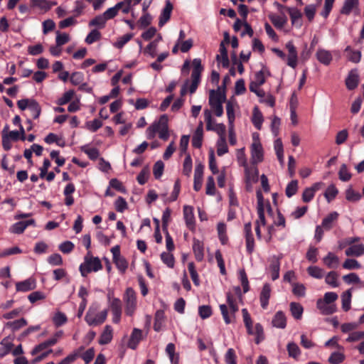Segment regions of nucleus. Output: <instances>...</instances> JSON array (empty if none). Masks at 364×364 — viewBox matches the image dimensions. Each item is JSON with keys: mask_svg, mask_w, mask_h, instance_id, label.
<instances>
[{"mask_svg": "<svg viewBox=\"0 0 364 364\" xmlns=\"http://www.w3.org/2000/svg\"><path fill=\"white\" fill-rule=\"evenodd\" d=\"M113 262H114L117 268L121 273H124L128 267V262L127 260L123 257H117L113 259Z\"/></svg>", "mask_w": 364, "mask_h": 364, "instance_id": "nucleus-62", "label": "nucleus"}, {"mask_svg": "<svg viewBox=\"0 0 364 364\" xmlns=\"http://www.w3.org/2000/svg\"><path fill=\"white\" fill-rule=\"evenodd\" d=\"M204 117L208 130L215 131L218 134L219 138L226 137L225 126L222 123L216 124L215 121L213 120L211 112L209 109L204 110Z\"/></svg>", "mask_w": 364, "mask_h": 364, "instance_id": "nucleus-8", "label": "nucleus"}, {"mask_svg": "<svg viewBox=\"0 0 364 364\" xmlns=\"http://www.w3.org/2000/svg\"><path fill=\"white\" fill-rule=\"evenodd\" d=\"M158 47V41H151L144 50L146 55L154 58L156 55Z\"/></svg>", "mask_w": 364, "mask_h": 364, "instance_id": "nucleus-57", "label": "nucleus"}, {"mask_svg": "<svg viewBox=\"0 0 364 364\" xmlns=\"http://www.w3.org/2000/svg\"><path fill=\"white\" fill-rule=\"evenodd\" d=\"M316 57L318 62L324 65H328L333 60L331 52L324 48H318Z\"/></svg>", "mask_w": 364, "mask_h": 364, "instance_id": "nucleus-18", "label": "nucleus"}, {"mask_svg": "<svg viewBox=\"0 0 364 364\" xmlns=\"http://www.w3.org/2000/svg\"><path fill=\"white\" fill-rule=\"evenodd\" d=\"M161 259L168 268H173L175 265V259L171 252H163L161 255Z\"/></svg>", "mask_w": 364, "mask_h": 364, "instance_id": "nucleus-42", "label": "nucleus"}, {"mask_svg": "<svg viewBox=\"0 0 364 364\" xmlns=\"http://www.w3.org/2000/svg\"><path fill=\"white\" fill-rule=\"evenodd\" d=\"M280 263L279 259L274 257L272 258L270 265L269 271L271 273V277L272 280H276L279 277Z\"/></svg>", "mask_w": 364, "mask_h": 364, "instance_id": "nucleus-36", "label": "nucleus"}, {"mask_svg": "<svg viewBox=\"0 0 364 364\" xmlns=\"http://www.w3.org/2000/svg\"><path fill=\"white\" fill-rule=\"evenodd\" d=\"M156 130L160 139L166 141L169 137L168 117L166 114L161 116L158 122H155Z\"/></svg>", "mask_w": 364, "mask_h": 364, "instance_id": "nucleus-10", "label": "nucleus"}, {"mask_svg": "<svg viewBox=\"0 0 364 364\" xmlns=\"http://www.w3.org/2000/svg\"><path fill=\"white\" fill-rule=\"evenodd\" d=\"M132 33H127L122 36L117 38V41L113 43V46L118 49H122L132 38Z\"/></svg>", "mask_w": 364, "mask_h": 364, "instance_id": "nucleus-46", "label": "nucleus"}, {"mask_svg": "<svg viewBox=\"0 0 364 364\" xmlns=\"http://www.w3.org/2000/svg\"><path fill=\"white\" fill-rule=\"evenodd\" d=\"M102 122L98 119H95L92 121H87L85 123V128L91 132H95L100 127H102Z\"/></svg>", "mask_w": 364, "mask_h": 364, "instance_id": "nucleus-52", "label": "nucleus"}, {"mask_svg": "<svg viewBox=\"0 0 364 364\" xmlns=\"http://www.w3.org/2000/svg\"><path fill=\"white\" fill-rule=\"evenodd\" d=\"M245 173L246 183L247 186H251L252 183H256L257 181L259 171L257 168H250L247 166L245 167Z\"/></svg>", "mask_w": 364, "mask_h": 364, "instance_id": "nucleus-23", "label": "nucleus"}, {"mask_svg": "<svg viewBox=\"0 0 364 364\" xmlns=\"http://www.w3.org/2000/svg\"><path fill=\"white\" fill-rule=\"evenodd\" d=\"M274 149L277 157V159L279 161V164L282 166L284 164V148L282 141L280 139H277L274 142Z\"/></svg>", "mask_w": 364, "mask_h": 364, "instance_id": "nucleus-34", "label": "nucleus"}, {"mask_svg": "<svg viewBox=\"0 0 364 364\" xmlns=\"http://www.w3.org/2000/svg\"><path fill=\"white\" fill-rule=\"evenodd\" d=\"M316 306L323 315H330L335 313L337 310L335 304L324 302L321 299L317 300Z\"/></svg>", "mask_w": 364, "mask_h": 364, "instance_id": "nucleus-17", "label": "nucleus"}, {"mask_svg": "<svg viewBox=\"0 0 364 364\" xmlns=\"http://www.w3.org/2000/svg\"><path fill=\"white\" fill-rule=\"evenodd\" d=\"M346 199L351 203H357L363 197V193L355 191L351 186H348L345 191Z\"/></svg>", "mask_w": 364, "mask_h": 364, "instance_id": "nucleus-26", "label": "nucleus"}, {"mask_svg": "<svg viewBox=\"0 0 364 364\" xmlns=\"http://www.w3.org/2000/svg\"><path fill=\"white\" fill-rule=\"evenodd\" d=\"M151 16L147 12H143V14L138 20L136 25L139 28H144L151 24Z\"/></svg>", "mask_w": 364, "mask_h": 364, "instance_id": "nucleus-48", "label": "nucleus"}, {"mask_svg": "<svg viewBox=\"0 0 364 364\" xmlns=\"http://www.w3.org/2000/svg\"><path fill=\"white\" fill-rule=\"evenodd\" d=\"M225 100V95L220 90H212L209 93V105L210 106L220 105Z\"/></svg>", "mask_w": 364, "mask_h": 364, "instance_id": "nucleus-15", "label": "nucleus"}, {"mask_svg": "<svg viewBox=\"0 0 364 364\" xmlns=\"http://www.w3.org/2000/svg\"><path fill=\"white\" fill-rule=\"evenodd\" d=\"M35 220L33 219H30L26 221H20L14 223L10 228V231L12 233L15 234H21L26 230V228L29 225H34Z\"/></svg>", "mask_w": 364, "mask_h": 364, "instance_id": "nucleus-22", "label": "nucleus"}, {"mask_svg": "<svg viewBox=\"0 0 364 364\" xmlns=\"http://www.w3.org/2000/svg\"><path fill=\"white\" fill-rule=\"evenodd\" d=\"M84 350V347L80 346L77 349L75 350L73 353L66 356L58 364H70L73 363L77 358L81 355V353Z\"/></svg>", "mask_w": 364, "mask_h": 364, "instance_id": "nucleus-37", "label": "nucleus"}, {"mask_svg": "<svg viewBox=\"0 0 364 364\" xmlns=\"http://www.w3.org/2000/svg\"><path fill=\"white\" fill-rule=\"evenodd\" d=\"M345 359V355L341 352H333L328 358V362L331 364H340Z\"/></svg>", "mask_w": 364, "mask_h": 364, "instance_id": "nucleus-61", "label": "nucleus"}, {"mask_svg": "<svg viewBox=\"0 0 364 364\" xmlns=\"http://www.w3.org/2000/svg\"><path fill=\"white\" fill-rule=\"evenodd\" d=\"M287 349L289 357L298 360L301 355V350L296 343L290 342L287 346Z\"/></svg>", "mask_w": 364, "mask_h": 364, "instance_id": "nucleus-43", "label": "nucleus"}, {"mask_svg": "<svg viewBox=\"0 0 364 364\" xmlns=\"http://www.w3.org/2000/svg\"><path fill=\"white\" fill-rule=\"evenodd\" d=\"M102 268V263L98 257H94L89 254L85 257L84 262L80 265L79 270L82 277H86L92 272H97Z\"/></svg>", "mask_w": 364, "mask_h": 364, "instance_id": "nucleus-6", "label": "nucleus"}, {"mask_svg": "<svg viewBox=\"0 0 364 364\" xmlns=\"http://www.w3.org/2000/svg\"><path fill=\"white\" fill-rule=\"evenodd\" d=\"M142 339V331L141 330L134 328L130 336L129 340L127 343V346L131 349H136L138 344Z\"/></svg>", "mask_w": 364, "mask_h": 364, "instance_id": "nucleus-20", "label": "nucleus"}, {"mask_svg": "<svg viewBox=\"0 0 364 364\" xmlns=\"http://www.w3.org/2000/svg\"><path fill=\"white\" fill-rule=\"evenodd\" d=\"M31 5L46 12L50 10V4L48 0H32Z\"/></svg>", "mask_w": 364, "mask_h": 364, "instance_id": "nucleus-63", "label": "nucleus"}, {"mask_svg": "<svg viewBox=\"0 0 364 364\" xmlns=\"http://www.w3.org/2000/svg\"><path fill=\"white\" fill-rule=\"evenodd\" d=\"M113 337V330L109 325L105 326L99 339L100 345H106L111 342Z\"/></svg>", "mask_w": 364, "mask_h": 364, "instance_id": "nucleus-32", "label": "nucleus"}, {"mask_svg": "<svg viewBox=\"0 0 364 364\" xmlns=\"http://www.w3.org/2000/svg\"><path fill=\"white\" fill-rule=\"evenodd\" d=\"M226 299L228 306L220 304L219 307L225 323L229 324L235 322V314L237 312L239 307L236 299L230 292L226 294Z\"/></svg>", "mask_w": 364, "mask_h": 364, "instance_id": "nucleus-2", "label": "nucleus"}, {"mask_svg": "<svg viewBox=\"0 0 364 364\" xmlns=\"http://www.w3.org/2000/svg\"><path fill=\"white\" fill-rule=\"evenodd\" d=\"M242 318L245 326L247 328V333L250 335H256V343H259L260 339L263 337V327L257 323L255 324V328L252 326V320L247 309H242Z\"/></svg>", "mask_w": 364, "mask_h": 364, "instance_id": "nucleus-5", "label": "nucleus"}, {"mask_svg": "<svg viewBox=\"0 0 364 364\" xmlns=\"http://www.w3.org/2000/svg\"><path fill=\"white\" fill-rule=\"evenodd\" d=\"M252 144L250 145L251 163L253 165L261 163L264 159V149L260 141L259 134H252Z\"/></svg>", "mask_w": 364, "mask_h": 364, "instance_id": "nucleus-4", "label": "nucleus"}, {"mask_svg": "<svg viewBox=\"0 0 364 364\" xmlns=\"http://www.w3.org/2000/svg\"><path fill=\"white\" fill-rule=\"evenodd\" d=\"M193 162L190 154H187L183 164V173L189 177L192 172Z\"/></svg>", "mask_w": 364, "mask_h": 364, "instance_id": "nucleus-49", "label": "nucleus"}, {"mask_svg": "<svg viewBox=\"0 0 364 364\" xmlns=\"http://www.w3.org/2000/svg\"><path fill=\"white\" fill-rule=\"evenodd\" d=\"M216 59L218 63L221 64L224 68L228 67L229 59L228 52L223 42H221L220 44V54L217 55Z\"/></svg>", "mask_w": 364, "mask_h": 364, "instance_id": "nucleus-29", "label": "nucleus"}, {"mask_svg": "<svg viewBox=\"0 0 364 364\" xmlns=\"http://www.w3.org/2000/svg\"><path fill=\"white\" fill-rule=\"evenodd\" d=\"M203 136V124L200 121L192 137V145L193 147L200 148L202 146Z\"/></svg>", "mask_w": 364, "mask_h": 364, "instance_id": "nucleus-21", "label": "nucleus"}, {"mask_svg": "<svg viewBox=\"0 0 364 364\" xmlns=\"http://www.w3.org/2000/svg\"><path fill=\"white\" fill-rule=\"evenodd\" d=\"M204 166L201 163L196 164L194 171L193 188L196 191L200 190L203 183Z\"/></svg>", "mask_w": 364, "mask_h": 364, "instance_id": "nucleus-13", "label": "nucleus"}, {"mask_svg": "<svg viewBox=\"0 0 364 364\" xmlns=\"http://www.w3.org/2000/svg\"><path fill=\"white\" fill-rule=\"evenodd\" d=\"M107 20L103 14L96 16L89 22V27H95L98 29L104 28L106 26Z\"/></svg>", "mask_w": 364, "mask_h": 364, "instance_id": "nucleus-39", "label": "nucleus"}, {"mask_svg": "<svg viewBox=\"0 0 364 364\" xmlns=\"http://www.w3.org/2000/svg\"><path fill=\"white\" fill-rule=\"evenodd\" d=\"M345 254L348 257H356L364 255V245L362 243L352 245L346 250Z\"/></svg>", "mask_w": 364, "mask_h": 364, "instance_id": "nucleus-24", "label": "nucleus"}, {"mask_svg": "<svg viewBox=\"0 0 364 364\" xmlns=\"http://www.w3.org/2000/svg\"><path fill=\"white\" fill-rule=\"evenodd\" d=\"M36 282L34 278L30 277L22 282L16 284V289L17 291L26 292L36 289Z\"/></svg>", "mask_w": 364, "mask_h": 364, "instance_id": "nucleus-16", "label": "nucleus"}, {"mask_svg": "<svg viewBox=\"0 0 364 364\" xmlns=\"http://www.w3.org/2000/svg\"><path fill=\"white\" fill-rule=\"evenodd\" d=\"M125 303V313L132 316L136 309V297L135 291L132 288H127L123 296Z\"/></svg>", "mask_w": 364, "mask_h": 364, "instance_id": "nucleus-9", "label": "nucleus"}, {"mask_svg": "<svg viewBox=\"0 0 364 364\" xmlns=\"http://www.w3.org/2000/svg\"><path fill=\"white\" fill-rule=\"evenodd\" d=\"M322 261L325 266L331 269L337 268L340 263L338 257L332 252H328V254L322 259Z\"/></svg>", "mask_w": 364, "mask_h": 364, "instance_id": "nucleus-19", "label": "nucleus"}, {"mask_svg": "<svg viewBox=\"0 0 364 364\" xmlns=\"http://www.w3.org/2000/svg\"><path fill=\"white\" fill-rule=\"evenodd\" d=\"M68 321L66 315L60 311L55 313L53 317V322L55 326L59 327L65 324Z\"/></svg>", "mask_w": 364, "mask_h": 364, "instance_id": "nucleus-50", "label": "nucleus"}, {"mask_svg": "<svg viewBox=\"0 0 364 364\" xmlns=\"http://www.w3.org/2000/svg\"><path fill=\"white\" fill-rule=\"evenodd\" d=\"M173 6L169 1H166V6L161 11L159 17V26H163L170 18Z\"/></svg>", "mask_w": 364, "mask_h": 364, "instance_id": "nucleus-27", "label": "nucleus"}, {"mask_svg": "<svg viewBox=\"0 0 364 364\" xmlns=\"http://www.w3.org/2000/svg\"><path fill=\"white\" fill-rule=\"evenodd\" d=\"M285 48L288 51V55L287 57V64L289 67L295 68L297 66L298 53L296 48L293 43V41H288L285 45Z\"/></svg>", "mask_w": 364, "mask_h": 364, "instance_id": "nucleus-11", "label": "nucleus"}, {"mask_svg": "<svg viewBox=\"0 0 364 364\" xmlns=\"http://www.w3.org/2000/svg\"><path fill=\"white\" fill-rule=\"evenodd\" d=\"M183 217L187 228L192 231L194 230L196 228V220L192 206L184 205Z\"/></svg>", "mask_w": 364, "mask_h": 364, "instance_id": "nucleus-12", "label": "nucleus"}, {"mask_svg": "<svg viewBox=\"0 0 364 364\" xmlns=\"http://www.w3.org/2000/svg\"><path fill=\"white\" fill-rule=\"evenodd\" d=\"M309 274L316 279H321L324 275V271L319 267L310 266L307 269Z\"/></svg>", "mask_w": 364, "mask_h": 364, "instance_id": "nucleus-53", "label": "nucleus"}, {"mask_svg": "<svg viewBox=\"0 0 364 364\" xmlns=\"http://www.w3.org/2000/svg\"><path fill=\"white\" fill-rule=\"evenodd\" d=\"M256 196L257 199V210L258 219L255 222V231L257 238L260 239L262 237L260 228L266 225L264 213L267 211L269 215H272V209L269 202L264 200L260 190L257 191Z\"/></svg>", "mask_w": 364, "mask_h": 364, "instance_id": "nucleus-1", "label": "nucleus"}, {"mask_svg": "<svg viewBox=\"0 0 364 364\" xmlns=\"http://www.w3.org/2000/svg\"><path fill=\"white\" fill-rule=\"evenodd\" d=\"M27 321L25 318H21L20 319L15 320L14 321H9L5 324V327L10 328L12 331H18V329L26 326Z\"/></svg>", "mask_w": 364, "mask_h": 364, "instance_id": "nucleus-40", "label": "nucleus"}, {"mask_svg": "<svg viewBox=\"0 0 364 364\" xmlns=\"http://www.w3.org/2000/svg\"><path fill=\"white\" fill-rule=\"evenodd\" d=\"M252 122L257 129H261L263 122V115L257 107H255L253 109Z\"/></svg>", "mask_w": 364, "mask_h": 364, "instance_id": "nucleus-38", "label": "nucleus"}, {"mask_svg": "<svg viewBox=\"0 0 364 364\" xmlns=\"http://www.w3.org/2000/svg\"><path fill=\"white\" fill-rule=\"evenodd\" d=\"M228 152V147L226 142V137L219 138L217 141V154L223 156Z\"/></svg>", "mask_w": 364, "mask_h": 364, "instance_id": "nucleus-51", "label": "nucleus"}, {"mask_svg": "<svg viewBox=\"0 0 364 364\" xmlns=\"http://www.w3.org/2000/svg\"><path fill=\"white\" fill-rule=\"evenodd\" d=\"M343 267L348 270L359 269L361 264L355 259H346L343 263Z\"/></svg>", "mask_w": 364, "mask_h": 364, "instance_id": "nucleus-59", "label": "nucleus"}, {"mask_svg": "<svg viewBox=\"0 0 364 364\" xmlns=\"http://www.w3.org/2000/svg\"><path fill=\"white\" fill-rule=\"evenodd\" d=\"M352 294L350 289L344 291L341 295L342 309L348 311L350 309Z\"/></svg>", "mask_w": 364, "mask_h": 364, "instance_id": "nucleus-44", "label": "nucleus"}, {"mask_svg": "<svg viewBox=\"0 0 364 364\" xmlns=\"http://www.w3.org/2000/svg\"><path fill=\"white\" fill-rule=\"evenodd\" d=\"M122 7V4H117L113 7H110L107 9L102 14L105 16L107 21L108 20L114 18L117 14Z\"/></svg>", "mask_w": 364, "mask_h": 364, "instance_id": "nucleus-47", "label": "nucleus"}, {"mask_svg": "<svg viewBox=\"0 0 364 364\" xmlns=\"http://www.w3.org/2000/svg\"><path fill=\"white\" fill-rule=\"evenodd\" d=\"M325 282L331 287H338V274L336 272H330L327 274L325 278Z\"/></svg>", "mask_w": 364, "mask_h": 364, "instance_id": "nucleus-55", "label": "nucleus"}, {"mask_svg": "<svg viewBox=\"0 0 364 364\" xmlns=\"http://www.w3.org/2000/svg\"><path fill=\"white\" fill-rule=\"evenodd\" d=\"M0 344V357L3 358L7 354H9L10 352H11V349L14 346L13 338L10 337L4 338V339H2Z\"/></svg>", "mask_w": 364, "mask_h": 364, "instance_id": "nucleus-28", "label": "nucleus"}, {"mask_svg": "<svg viewBox=\"0 0 364 364\" xmlns=\"http://www.w3.org/2000/svg\"><path fill=\"white\" fill-rule=\"evenodd\" d=\"M271 291L272 289L270 284L268 283L264 284L259 294L260 305L263 309H266L269 305Z\"/></svg>", "mask_w": 364, "mask_h": 364, "instance_id": "nucleus-14", "label": "nucleus"}, {"mask_svg": "<svg viewBox=\"0 0 364 364\" xmlns=\"http://www.w3.org/2000/svg\"><path fill=\"white\" fill-rule=\"evenodd\" d=\"M101 33L97 29L92 30L85 38V43L90 45L100 40Z\"/></svg>", "mask_w": 364, "mask_h": 364, "instance_id": "nucleus-56", "label": "nucleus"}, {"mask_svg": "<svg viewBox=\"0 0 364 364\" xmlns=\"http://www.w3.org/2000/svg\"><path fill=\"white\" fill-rule=\"evenodd\" d=\"M269 18L274 26L278 28H282L287 22V18L285 15L271 14Z\"/></svg>", "mask_w": 364, "mask_h": 364, "instance_id": "nucleus-35", "label": "nucleus"}, {"mask_svg": "<svg viewBox=\"0 0 364 364\" xmlns=\"http://www.w3.org/2000/svg\"><path fill=\"white\" fill-rule=\"evenodd\" d=\"M359 0H346L341 10L343 14H349L358 6Z\"/></svg>", "mask_w": 364, "mask_h": 364, "instance_id": "nucleus-41", "label": "nucleus"}, {"mask_svg": "<svg viewBox=\"0 0 364 364\" xmlns=\"http://www.w3.org/2000/svg\"><path fill=\"white\" fill-rule=\"evenodd\" d=\"M358 84V75L356 70H351L346 80V85L348 90L355 89Z\"/></svg>", "mask_w": 364, "mask_h": 364, "instance_id": "nucleus-33", "label": "nucleus"}, {"mask_svg": "<svg viewBox=\"0 0 364 364\" xmlns=\"http://www.w3.org/2000/svg\"><path fill=\"white\" fill-rule=\"evenodd\" d=\"M338 191L334 185H330L324 193V197L328 203L333 200L337 196Z\"/></svg>", "mask_w": 364, "mask_h": 364, "instance_id": "nucleus-60", "label": "nucleus"}, {"mask_svg": "<svg viewBox=\"0 0 364 364\" xmlns=\"http://www.w3.org/2000/svg\"><path fill=\"white\" fill-rule=\"evenodd\" d=\"M298 190V181L296 180L291 181L286 188V195L291 198L296 193Z\"/></svg>", "mask_w": 364, "mask_h": 364, "instance_id": "nucleus-64", "label": "nucleus"}, {"mask_svg": "<svg viewBox=\"0 0 364 364\" xmlns=\"http://www.w3.org/2000/svg\"><path fill=\"white\" fill-rule=\"evenodd\" d=\"M338 215L337 212L333 211L325 217L321 223V225L323 227L324 230H331L333 226V223L338 220Z\"/></svg>", "mask_w": 364, "mask_h": 364, "instance_id": "nucleus-30", "label": "nucleus"}, {"mask_svg": "<svg viewBox=\"0 0 364 364\" xmlns=\"http://www.w3.org/2000/svg\"><path fill=\"white\" fill-rule=\"evenodd\" d=\"M272 323L274 327L284 328L287 326V318L284 314L281 311H277L272 318Z\"/></svg>", "mask_w": 364, "mask_h": 364, "instance_id": "nucleus-31", "label": "nucleus"}, {"mask_svg": "<svg viewBox=\"0 0 364 364\" xmlns=\"http://www.w3.org/2000/svg\"><path fill=\"white\" fill-rule=\"evenodd\" d=\"M290 311L291 315L295 319H300L302 317L304 309L302 306L296 302H291L290 304Z\"/></svg>", "mask_w": 364, "mask_h": 364, "instance_id": "nucleus-45", "label": "nucleus"}, {"mask_svg": "<svg viewBox=\"0 0 364 364\" xmlns=\"http://www.w3.org/2000/svg\"><path fill=\"white\" fill-rule=\"evenodd\" d=\"M193 251L197 261L201 262L204 258V245L199 240L194 239L193 242Z\"/></svg>", "mask_w": 364, "mask_h": 364, "instance_id": "nucleus-25", "label": "nucleus"}, {"mask_svg": "<svg viewBox=\"0 0 364 364\" xmlns=\"http://www.w3.org/2000/svg\"><path fill=\"white\" fill-rule=\"evenodd\" d=\"M236 156L240 166L244 168L248 166L245 147L237 150Z\"/></svg>", "mask_w": 364, "mask_h": 364, "instance_id": "nucleus-58", "label": "nucleus"}, {"mask_svg": "<svg viewBox=\"0 0 364 364\" xmlns=\"http://www.w3.org/2000/svg\"><path fill=\"white\" fill-rule=\"evenodd\" d=\"M193 69L191 73V82L188 87L191 94L194 93L197 90L200 81V74L203 69L201 65V60L199 58H195L193 60Z\"/></svg>", "mask_w": 364, "mask_h": 364, "instance_id": "nucleus-7", "label": "nucleus"}, {"mask_svg": "<svg viewBox=\"0 0 364 364\" xmlns=\"http://www.w3.org/2000/svg\"><path fill=\"white\" fill-rule=\"evenodd\" d=\"M226 111L228 119L229 127H234L235 121V109L234 105L231 102H228L226 105Z\"/></svg>", "mask_w": 364, "mask_h": 364, "instance_id": "nucleus-54", "label": "nucleus"}, {"mask_svg": "<svg viewBox=\"0 0 364 364\" xmlns=\"http://www.w3.org/2000/svg\"><path fill=\"white\" fill-rule=\"evenodd\" d=\"M107 314V309L100 311L99 305L95 304L89 307L85 320L90 326H97L105 321Z\"/></svg>", "mask_w": 364, "mask_h": 364, "instance_id": "nucleus-3", "label": "nucleus"}]
</instances>
